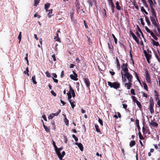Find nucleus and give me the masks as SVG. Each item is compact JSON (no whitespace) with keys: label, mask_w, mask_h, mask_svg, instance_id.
<instances>
[{"label":"nucleus","mask_w":160,"mask_h":160,"mask_svg":"<svg viewBox=\"0 0 160 160\" xmlns=\"http://www.w3.org/2000/svg\"><path fill=\"white\" fill-rule=\"evenodd\" d=\"M122 80L123 82H127L126 78L128 82H132V76L128 72L122 74Z\"/></svg>","instance_id":"f257e3e1"},{"label":"nucleus","mask_w":160,"mask_h":160,"mask_svg":"<svg viewBox=\"0 0 160 160\" xmlns=\"http://www.w3.org/2000/svg\"><path fill=\"white\" fill-rule=\"evenodd\" d=\"M62 149L63 147H61L59 148H58V149L57 150L56 149L55 150L60 160H64V159H62V158L65 155V152L64 151H63L62 153L60 152V151L62 150Z\"/></svg>","instance_id":"f03ea898"},{"label":"nucleus","mask_w":160,"mask_h":160,"mask_svg":"<svg viewBox=\"0 0 160 160\" xmlns=\"http://www.w3.org/2000/svg\"><path fill=\"white\" fill-rule=\"evenodd\" d=\"M108 84L111 88H113L115 89L118 88L120 86V84L118 82H108Z\"/></svg>","instance_id":"7ed1b4c3"},{"label":"nucleus","mask_w":160,"mask_h":160,"mask_svg":"<svg viewBox=\"0 0 160 160\" xmlns=\"http://www.w3.org/2000/svg\"><path fill=\"white\" fill-rule=\"evenodd\" d=\"M150 19L154 26H157L159 25L157 16L150 17Z\"/></svg>","instance_id":"20e7f679"},{"label":"nucleus","mask_w":160,"mask_h":160,"mask_svg":"<svg viewBox=\"0 0 160 160\" xmlns=\"http://www.w3.org/2000/svg\"><path fill=\"white\" fill-rule=\"evenodd\" d=\"M127 63H123L121 66L122 70L121 71V75L123 73L128 72V69L127 68Z\"/></svg>","instance_id":"39448f33"},{"label":"nucleus","mask_w":160,"mask_h":160,"mask_svg":"<svg viewBox=\"0 0 160 160\" xmlns=\"http://www.w3.org/2000/svg\"><path fill=\"white\" fill-rule=\"evenodd\" d=\"M145 73L146 80L147 82L148 83H151V81L150 80V78L148 72L147 70H146Z\"/></svg>","instance_id":"423d86ee"},{"label":"nucleus","mask_w":160,"mask_h":160,"mask_svg":"<svg viewBox=\"0 0 160 160\" xmlns=\"http://www.w3.org/2000/svg\"><path fill=\"white\" fill-rule=\"evenodd\" d=\"M73 74H71L70 75V78L76 81L78 80L77 78L78 75L74 71H73Z\"/></svg>","instance_id":"0eeeda50"},{"label":"nucleus","mask_w":160,"mask_h":160,"mask_svg":"<svg viewBox=\"0 0 160 160\" xmlns=\"http://www.w3.org/2000/svg\"><path fill=\"white\" fill-rule=\"evenodd\" d=\"M144 52L148 62L149 63H150L149 60L151 59V55L150 54L148 53L146 51H144Z\"/></svg>","instance_id":"6e6552de"},{"label":"nucleus","mask_w":160,"mask_h":160,"mask_svg":"<svg viewBox=\"0 0 160 160\" xmlns=\"http://www.w3.org/2000/svg\"><path fill=\"white\" fill-rule=\"evenodd\" d=\"M154 103L153 101H150V105L149 106V109L151 113L154 112V111L153 109Z\"/></svg>","instance_id":"1a4fd4ad"},{"label":"nucleus","mask_w":160,"mask_h":160,"mask_svg":"<svg viewBox=\"0 0 160 160\" xmlns=\"http://www.w3.org/2000/svg\"><path fill=\"white\" fill-rule=\"evenodd\" d=\"M156 27L157 30V31L155 30L154 31V32L155 33L156 35L158 37H160V28L159 26V25H157V26H155Z\"/></svg>","instance_id":"9d476101"},{"label":"nucleus","mask_w":160,"mask_h":160,"mask_svg":"<svg viewBox=\"0 0 160 160\" xmlns=\"http://www.w3.org/2000/svg\"><path fill=\"white\" fill-rule=\"evenodd\" d=\"M124 85L125 87L127 88V89H129L130 88L132 85V82L128 81V82H124Z\"/></svg>","instance_id":"9b49d317"},{"label":"nucleus","mask_w":160,"mask_h":160,"mask_svg":"<svg viewBox=\"0 0 160 160\" xmlns=\"http://www.w3.org/2000/svg\"><path fill=\"white\" fill-rule=\"evenodd\" d=\"M130 34L133 39L135 40L137 44H139V40L137 37L132 32H131Z\"/></svg>","instance_id":"f8f14e48"},{"label":"nucleus","mask_w":160,"mask_h":160,"mask_svg":"<svg viewBox=\"0 0 160 160\" xmlns=\"http://www.w3.org/2000/svg\"><path fill=\"white\" fill-rule=\"evenodd\" d=\"M151 8V12L152 13V15L150 17H155L156 16V12L154 8L153 7H150Z\"/></svg>","instance_id":"ddd939ff"},{"label":"nucleus","mask_w":160,"mask_h":160,"mask_svg":"<svg viewBox=\"0 0 160 160\" xmlns=\"http://www.w3.org/2000/svg\"><path fill=\"white\" fill-rule=\"evenodd\" d=\"M75 144L78 146L81 151H83V146L81 143L76 142Z\"/></svg>","instance_id":"4468645a"},{"label":"nucleus","mask_w":160,"mask_h":160,"mask_svg":"<svg viewBox=\"0 0 160 160\" xmlns=\"http://www.w3.org/2000/svg\"><path fill=\"white\" fill-rule=\"evenodd\" d=\"M69 92H68L67 94H71L74 92V90L72 88L70 85H69Z\"/></svg>","instance_id":"2eb2a0df"},{"label":"nucleus","mask_w":160,"mask_h":160,"mask_svg":"<svg viewBox=\"0 0 160 160\" xmlns=\"http://www.w3.org/2000/svg\"><path fill=\"white\" fill-rule=\"evenodd\" d=\"M84 82L85 83L87 87H89L90 83L88 79L87 78H85L84 79Z\"/></svg>","instance_id":"dca6fc26"},{"label":"nucleus","mask_w":160,"mask_h":160,"mask_svg":"<svg viewBox=\"0 0 160 160\" xmlns=\"http://www.w3.org/2000/svg\"><path fill=\"white\" fill-rule=\"evenodd\" d=\"M69 102L72 108L73 109L75 106V105L74 104L75 102L73 100H70Z\"/></svg>","instance_id":"f3484780"},{"label":"nucleus","mask_w":160,"mask_h":160,"mask_svg":"<svg viewBox=\"0 0 160 160\" xmlns=\"http://www.w3.org/2000/svg\"><path fill=\"white\" fill-rule=\"evenodd\" d=\"M50 4L49 3H47L45 5L44 8L46 12H48V9L50 7Z\"/></svg>","instance_id":"a211bd4d"},{"label":"nucleus","mask_w":160,"mask_h":160,"mask_svg":"<svg viewBox=\"0 0 160 160\" xmlns=\"http://www.w3.org/2000/svg\"><path fill=\"white\" fill-rule=\"evenodd\" d=\"M43 127L45 129V131L47 132H50V130H49V127H47V126H45L43 122Z\"/></svg>","instance_id":"6ab92c4d"},{"label":"nucleus","mask_w":160,"mask_h":160,"mask_svg":"<svg viewBox=\"0 0 160 160\" xmlns=\"http://www.w3.org/2000/svg\"><path fill=\"white\" fill-rule=\"evenodd\" d=\"M136 144V142L134 141H132L129 143V146L131 148L134 146Z\"/></svg>","instance_id":"aec40b11"},{"label":"nucleus","mask_w":160,"mask_h":160,"mask_svg":"<svg viewBox=\"0 0 160 160\" xmlns=\"http://www.w3.org/2000/svg\"><path fill=\"white\" fill-rule=\"evenodd\" d=\"M145 18L146 21L147 23V24L148 25V26H150L151 25V23L150 21H149V18L148 17L146 16L145 17Z\"/></svg>","instance_id":"412c9836"},{"label":"nucleus","mask_w":160,"mask_h":160,"mask_svg":"<svg viewBox=\"0 0 160 160\" xmlns=\"http://www.w3.org/2000/svg\"><path fill=\"white\" fill-rule=\"evenodd\" d=\"M95 129L97 132H101L100 130L99 129V127L98 125H97L96 124H95Z\"/></svg>","instance_id":"4be33fe9"},{"label":"nucleus","mask_w":160,"mask_h":160,"mask_svg":"<svg viewBox=\"0 0 160 160\" xmlns=\"http://www.w3.org/2000/svg\"><path fill=\"white\" fill-rule=\"evenodd\" d=\"M152 43L153 45L156 46H158L159 45V43L158 42L155 41L152 39Z\"/></svg>","instance_id":"5701e85b"},{"label":"nucleus","mask_w":160,"mask_h":160,"mask_svg":"<svg viewBox=\"0 0 160 160\" xmlns=\"http://www.w3.org/2000/svg\"><path fill=\"white\" fill-rule=\"evenodd\" d=\"M52 9L48 10V12L47 13H48V14L49 18H50L51 16L52 15L51 14L52 13Z\"/></svg>","instance_id":"b1692460"},{"label":"nucleus","mask_w":160,"mask_h":160,"mask_svg":"<svg viewBox=\"0 0 160 160\" xmlns=\"http://www.w3.org/2000/svg\"><path fill=\"white\" fill-rule=\"evenodd\" d=\"M65 118L64 119V122L66 124V125L68 126V125L69 124V121L67 119L66 117V116L65 115H64Z\"/></svg>","instance_id":"393cba45"},{"label":"nucleus","mask_w":160,"mask_h":160,"mask_svg":"<svg viewBox=\"0 0 160 160\" xmlns=\"http://www.w3.org/2000/svg\"><path fill=\"white\" fill-rule=\"evenodd\" d=\"M148 1L149 3L150 7H153L154 6L152 0H148Z\"/></svg>","instance_id":"a878e982"},{"label":"nucleus","mask_w":160,"mask_h":160,"mask_svg":"<svg viewBox=\"0 0 160 160\" xmlns=\"http://www.w3.org/2000/svg\"><path fill=\"white\" fill-rule=\"evenodd\" d=\"M116 63L117 64V67L118 68H120V64L119 62V60H118V59L117 57H116Z\"/></svg>","instance_id":"bb28decb"},{"label":"nucleus","mask_w":160,"mask_h":160,"mask_svg":"<svg viewBox=\"0 0 160 160\" xmlns=\"http://www.w3.org/2000/svg\"><path fill=\"white\" fill-rule=\"evenodd\" d=\"M150 124L152 126H153V127H157L158 125V124L157 123L154 122H151L150 123Z\"/></svg>","instance_id":"cd10ccee"},{"label":"nucleus","mask_w":160,"mask_h":160,"mask_svg":"<svg viewBox=\"0 0 160 160\" xmlns=\"http://www.w3.org/2000/svg\"><path fill=\"white\" fill-rule=\"evenodd\" d=\"M32 80L33 83L36 84L37 83V82L35 81V76H33L32 77Z\"/></svg>","instance_id":"c85d7f7f"},{"label":"nucleus","mask_w":160,"mask_h":160,"mask_svg":"<svg viewBox=\"0 0 160 160\" xmlns=\"http://www.w3.org/2000/svg\"><path fill=\"white\" fill-rule=\"evenodd\" d=\"M116 7L117 8L118 10H120L121 8L120 6L119 5V2H117L116 3Z\"/></svg>","instance_id":"c756f323"},{"label":"nucleus","mask_w":160,"mask_h":160,"mask_svg":"<svg viewBox=\"0 0 160 160\" xmlns=\"http://www.w3.org/2000/svg\"><path fill=\"white\" fill-rule=\"evenodd\" d=\"M141 11L142 12H144L146 14H148V13L146 11V10L144 8V7H141Z\"/></svg>","instance_id":"7c9ffc66"},{"label":"nucleus","mask_w":160,"mask_h":160,"mask_svg":"<svg viewBox=\"0 0 160 160\" xmlns=\"http://www.w3.org/2000/svg\"><path fill=\"white\" fill-rule=\"evenodd\" d=\"M108 2L109 5L111 6H113L114 5L113 2L112 0H108Z\"/></svg>","instance_id":"2f4dec72"},{"label":"nucleus","mask_w":160,"mask_h":160,"mask_svg":"<svg viewBox=\"0 0 160 160\" xmlns=\"http://www.w3.org/2000/svg\"><path fill=\"white\" fill-rule=\"evenodd\" d=\"M108 48L110 50H112L113 48V46L112 45H111L109 42L108 43Z\"/></svg>","instance_id":"473e14b6"},{"label":"nucleus","mask_w":160,"mask_h":160,"mask_svg":"<svg viewBox=\"0 0 160 160\" xmlns=\"http://www.w3.org/2000/svg\"><path fill=\"white\" fill-rule=\"evenodd\" d=\"M142 2L143 3V5L146 7H148V5L147 4L146 1L145 0H141Z\"/></svg>","instance_id":"72a5a7b5"},{"label":"nucleus","mask_w":160,"mask_h":160,"mask_svg":"<svg viewBox=\"0 0 160 160\" xmlns=\"http://www.w3.org/2000/svg\"><path fill=\"white\" fill-rule=\"evenodd\" d=\"M143 84L144 89H145L147 91H148V87L147 84L146 83H143Z\"/></svg>","instance_id":"f704fd0d"},{"label":"nucleus","mask_w":160,"mask_h":160,"mask_svg":"<svg viewBox=\"0 0 160 160\" xmlns=\"http://www.w3.org/2000/svg\"><path fill=\"white\" fill-rule=\"evenodd\" d=\"M112 36L114 39V42H115V43L116 44H117V39L116 38V37L113 34H112Z\"/></svg>","instance_id":"c9c22d12"},{"label":"nucleus","mask_w":160,"mask_h":160,"mask_svg":"<svg viewBox=\"0 0 160 160\" xmlns=\"http://www.w3.org/2000/svg\"><path fill=\"white\" fill-rule=\"evenodd\" d=\"M138 135H139V138L140 139L142 140L144 139V138H143V137L142 136V135L141 133L140 132H138Z\"/></svg>","instance_id":"e433bc0d"},{"label":"nucleus","mask_w":160,"mask_h":160,"mask_svg":"<svg viewBox=\"0 0 160 160\" xmlns=\"http://www.w3.org/2000/svg\"><path fill=\"white\" fill-rule=\"evenodd\" d=\"M40 0H34V5L36 6L38 3H39Z\"/></svg>","instance_id":"4c0bfd02"},{"label":"nucleus","mask_w":160,"mask_h":160,"mask_svg":"<svg viewBox=\"0 0 160 160\" xmlns=\"http://www.w3.org/2000/svg\"><path fill=\"white\" fill-rule=\"evenodd\" d=\"M135 76L136 78L138 80V82H139L140 83L141 82V81H140V80L139 79V77H138V74L136 72H135Z\"/></svg>","instance_id":"58836bf2"},{"label":"nucleus","mask_w":160,"mask_h":160,"mask_svg":"<svg viewBox=\"0 0 160 160\" xmlns=\"http://www.w3.org/2000/svg\"><path fill=\"white\" fill-rule=\"evenodd\" d=\"M135 103H136L138 106L140 108L141 106V104L140 102L138 100H135Z\"/></svg>","instance_id":"ea45409f"},{"label":"nucleus","mask_w":160,"mask_h":160,"mask_svg":"<svg viewBox=\"0 0 160 160\" xmlns=\"http://www.w3.org/2000/svg\"><path fill=\"white\" fill-rule=\"evenodd\" d=\"M141 94H142L143 96L144 97H145L146 98H147L148 96V95L147 94L144 93L143 92H141Z\"/></svg>","instance_id":"a19ab883"},{"label":"nucleus","mask_w":160,"mask_h":160,"mask_svg":"<svg viewBox=\"0 0 160 160\" xmlns=\"http://www.w3.org/2000/svg\"><path fill=\"white\" fill-rule=\"evenodd\" d=\"M139 20L140 21L142 25L144 26L145 25V23L143 19L142 18H140Z\"/></svg>","instance_id":"79ce46f5"},{"label":"nucleus","mask_w":160,"mask_h":160,"mask_svg":"<svg viewBox=\"0 0 160 160\" xmlns=\"http://www.w3.org/2000/svg\"><path fill=\"white\" fill-rule=\"evenodd\" d=\"M52 144H53V146L55 148V150L56 149L57 150L58 149V148L56 145L55 142L54 141H53V140H52Z\"/></svg>","instance_id":"37998d69"},{"label":"nucleus","mask_w":160,"mask_h":160,"mask_svg":"<svg viewBox=\"0 0 160 160\" xmlns=\"http://www.w3.org/2000/svg\"><path fill=\"white\" fill-rule=\"evenodd\" d=\"M54 117L53 114L52 113L48 117V118L49 119H51Z\"/></svg>","instance_id":"c03bdc74"},{"label":"nucleus","mask_w":160,"mask_h":160,"mask_svg":"<svg viewBox=\"0 0 160 160\" xmlns=\"http://www.w3.org/2000/svg\"><path fill=\"white\" fill-rule=\"evenodd\" d=\"M145 30L147 31V32L148 33H149L151 31L147 26H145L144 27Z\"/></svg>","instance_id":"a18cd8bd"},{"label":"nucleus","mask_w":160,"mask_h":160,"mask_svg":"<svg viewBox=\"0 0 160 160\" xmlns=\"http://www.w3.org/2000/svg\"><path fill=\"white\" fill-rule=\"evenodd\" d=\"M22 32H20L19 33V36L18 37V38L20 41H21V38H22V35H21Z\"/></svg>","instance_id":"49530a36"},{"label":"nucleus","mask_w":160,"mask_h":160,"mask_svg":"<svg viewBox=\"0 0 160 160\" xmlns=\"http://www.w3.org/2000/svg\"><path fill=\"white\" fill-rule=\"evenodd\" d=\"M45 74L48 78H50L51 76L50 73L48 71H46L45 72Z\"/></svg>","instance_id":"de8ad7c7"},{"label":"nucleus","mask_w":160,"mask_h":160,"mask_svg":"<svg viewBox=\"0 0 160 160\" xmlns=\"http://www.w3.org/2000/svg\"><path fill=\"white\" fill-rule=\"evenodd\" d=\"M67 95L68 96V100H69V101L70 100H72V99H71L72 98V95L70 94Z\"/></svg>","instance_id":"09e8293b"},{"label":"nucleus","mask_w":160,"mask_h":160,"mask_svg":"<svg viewBox=\"0 0 160 160\" xmlns=\"http://www.w3.org/2000/svg\"><path fill=\"white\" fill-rule=\"evenodd\" d=\"M72 138L74 139L75 141L77 142L78 141V138H77L75 135L73 134L72 135Z\"/></svg>","instance_id":"8fccbe9b"},{"label":"nucleus","mask_w":160,"mask_h":160,"mask_svg":"<svg viewBox=\"0 0 160 160\" xmlns=\"http://www.w3.org/2000/svg\"><path fill=\"white\" fill-rule=\"evenodd\" d=\"M98 122L101 125V126H103V122L102 120L100 119V118H99L98 120Z\"/></svg>","instance_id":"3c124183"},{"label":"nucleus","mask_w":160,"mask_h":160,"mask_svg":"<svg viewBox=\"0 0 160 160\" xmlns=\"http://www.w3.org/2000/svg\"><path fill=\"white\" fill-rule=\"evenodd\" d=\"M155 57L156 59H157L158 61L159 62H160V58L157 54H155Z\"/></svg>","instance_id":"603ef678"},{"label":"nucleus","mask_w":160,"mask_h":160,"mask_svg":"<svg viewBox=\"0 0 160 160\" xmlns=\"http://www.w3.org/2000/svg\"><path fill=\"white\" fill-rule=\"evenodd\" d=\"M131 93L133 95H135V91H134V90L133 89H132L131 90Z\"/></svg>","instance_id":"864d4df0"},{"label":"nucleus","mask_w":160,"mask_h":160,"mask_svg":"<svg viewBox=\"0 0 160 160\" xmlns=\"http://www.w3.org/2000/svg\"><path fill=\"white\" fill-rule=\"evenodd\" d=\"M137 27L138 28V31L140 32V33L142 34V36L143 37V34L142 32V31H141V30L140 29V28H139V27L138 25L137 26Z\"/></svg>","instance_id":"5fc2aeb1"},{"label":"nucleus","mask_w":160,"mask_h":160,"mask_svg":"<svg viewBox=\"0 0 160 160\" xmlns=\"http://www.w3.org/2000/svg\"><path fill=\"white\" fill-rule=\"evenodd\" d=\"M155 98L156 99V100H159L158 99V94H156L155 95Z\"/></svg>","instance_id":"6e6d98bb"},{"label":"nucleus","mask_w":160,"mask_h":160,"mask_svg":"<svg viewBox=\"0 0 160 160\" xmlns=\"http://www.w3.org/2000/svg\"><path fill=\"white\" fill-rule=\"evenodd\" d=\"M54 39L56 41H58V42H60V38H58V37H55L54 38Z\"/></svg>","instance_id":"4d7b16f0"},{"label":"nucleus","mask_w":160,"mask_h":160,"mask_svg":"<svg viewBox=\"0 0 160 160\" xmlns=\"http://www.w3.org/2000/svg\"><path fill=\"white\" fill-rule=\"evenodd\" d=\"M51 93L54 96H56V94L53 91H51Z\"/></svg>","instance_id":"13d9d810"},{"label":"nucleus","mask_w":160,"mask_h":160,"mask_svg":"<svg viewBox=\"0 0 160 160\" xmlns=\"http://www.w3.org/2000/svg\"><path fill=\"white\" fill-rule=\"evenodd\" d=\"M52 58L53 60L54 61H56V58H55V55L54 54L52 55Z\"/></svg>","instance_id":"bf43d9fd"},{"label":"nucleus","mask_w":160,"mask_h":160,"mask_svg":"<svg viewBox=\"0 0 160 160\" xmlns=\"http://www.w3.org/2000/svg\"><path fill=\"white\" fill-rule=\"evenodd\" d=\"M42 118L44 119V120L45 121H47V119L46 118V116H45V115H43L42 116Z\"/></svg>","instance_id":"052dcab7"},{"label":"nucleus","mask_w":160,"mask_h":160,"mask_svg":"<svg viewBox=\"0 0 160 160\" xmlns=\"http://www.w3.org/2000/svg\"><path fill=\"white\" fill-rule=\"evenodd\" d=\"M157 105L158 107H160V100H158L157 102Z\"/></svg>","instance_id":"680f3d73"},{"label":"nucleus","mask_w":160,"mask_h":160,"mask_svg":"<svg viewBox=\"0 0 160 160\" xmlns=\"http://www.w3.org/2000/svg\"><path fill=\"white\" fill-rule=\"evenodd\" d=\"M132 100L133 101L135 102V100H136V98L135 97V96H132Z\"/></svg>","instance_id":"e2e57ef3"},{"label":"nucleus","mask_w":160,"mask_h":160,"mask_svg":"<svg viewBox=\"0 0 160 160\" xmlns=\"http://www.w3.org/2000/svg\"><path fill=\"white\" fill-rule=\"evenodd\" d=\"M135 34L139 38L140 37V34H139V32H138L137 31L135 32Z\"/></svg>","instance_id":"0e129e2a"},{"label":"nucleus","mask_w":160,"mask_h":160,"mask_svg":"<svg viewBox=\"0 0 160 160\" xmlns=\"http://www.w3.org/2000/svg\"><path fill=\"white\" fill-rule=\"evenodd\" d=\"M153 146H154V148L156 149L157 150V149H159L158 148V146L157 144H154Z\"/></svg>","instance_id":"69168bd1"},{"label":"nucleus","mask_w":160,"mask_h":160,"mask_svg":"<svg viewBox=\"0 0 160 160\" xmlns=\"http://www.w3.org/2000/svg\"><path fill=\"white\" fill-rule=\"evenodd\" d=\"M123 108L125 109H126L127 108V104H123Z\"/></svg>","instance_id":"338daca9"},{"label":"nucleus","mask_w":160,"mask_h":160,"mask_svg":"<svg viewBox=\"0 0 160 160\" xmlns=\"http://www.w3.org/2000/svg\"><path fill=\"white\" fill-rule=\"evenodd\" d=\"M155 40H158V38H157L156 37V36L155 35V34L152 37Z\"/></svg>","instance_id":"774afa93"}]
</instances>
